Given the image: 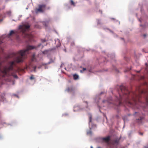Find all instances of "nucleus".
I'll use <instances>...</instances> for the list:
<instances>
[{
    "mask_svg": "<svg viewBox=\"0 0 148 148\" xmlns=\"http://www.w3.org/2000/svg\"><path fill=\"white\" fill-rule=\"evenodd\" d=\"M55 41L57 47H59L61 45V44L60 42V41L58 39L55 40Z\"/></svg>",
    "mask_w": 148,
    "mask_h": 148,
    "instance_id": "obj_7",
    "label": "nucleus"
},
{
    "mask_svg": "<svg viewBox=\"0 0 148 148\" xmlns=\"http://www.w3.org/2000/svg\"><path fill=\"white\" fill-rule=\"evenodd\" d=\"M90 148H93V147L92 146H91L90 147Z\"/></svg>",
    "mask_w": 148,
    "mask_h": 148,
    "instance_id": "obj_37",
    "label": "nucleus"
},
{
    "mask_svg": "<svg viewBox=\"0 0 148 148\" xmlns=\"http://www.w3.org/2000/svg\"><path fill=\"white\" fill-rule=\"evenodd\" d=\"M86 70V69L85 68H83V70H81L80 71V72L81 73H83V71H85Z\"/></svg>",
    "mask_w": 148,
    "mask_h": 148,
    "instance_id": "obj_21",
    "label": "nucleus"
},
{
    "mask_svg": "<svg viewBox=\"0 0 148 148\" xmlns=\"http://www.w3.org/2000/svg\"><path fill=\"white\" fill-rule=\"evenodd\" d=\"M30 26L28 25H24L22 26H20L19 28L21 29V32L24 34L25 37L27 38L29 40L30 39L31 36L30 34L25 33L27 30L29 28Z\"/></svg>",
    "mask_w": 148,
    "mask_h": 148,
    "instance_id": "obj_2",
    "label": "nucleus"
},
{
    "mask_svg": "<svg viewBox=\"0 0 148 148\" xmlns=\"http://www.w3.org/2000/svg\"><path fill=\"white\" fill-rule=\"evenodd\" d=\"M103 102H104V101H103Z\"/></svg>",
    "mask_w": 148,
    "mask_h": 148,
    "instance_id": "obj_42",
    "label": "nucleus"
},
{
    "mask_svg": "<svg viewBox=\"0 0 148 148\" xmlns=\"http://www.w3.org/2000/svg\"><path fill=\"white\" fill-rule=\"evenodd\" d=\"M43 24L46 27H47V26L48 23H46V22H43Z\"/></svg>",
    "mask_w": 148,
    "mask_h": 148,
    "instance_id": "obj_17",
    "label": "nucleus"
},
{
    "mask_svg": "<svg viewBox=\"0 0 148 148\" xmlns=\"http://www.w3.org/2000/svg\"><path fill=\"white\" fill-rule=\"evenodd\" d=\"M14 33V31L13 30H11L10 31V33L9 34V35L10 36L12 34H13Z\"/></svg>",
    "mask_w": 148,
    "mask_h": 148,
    "instance_id": "obj_14",
    "label": "nucleus"
},
{
    "mask_svg": "<svg viewBox=\"0 0 148 148\" xmlns=\"http://www.w3.org/2000/svg\"><path fill=\"white\" fill-rule=\"evenodd\" d=\"M143 36L145 37L146 36V34H144L143 35Z\"/></svg>",
    "mask_w": 148,
    "mask_h": 148,
    "instance_id": "obj_32",
    "label": "nucleus"
},
{
    "mask_svg": "<svg viewBox=\"0 0 148 148\" xmlns=\"http://www.w3.org/2000/svg\"><path fill=\"white\" fill-rule=\"evenodd\" d=\"M145 148H148V147H145Z\"/></svg>",
    "mask_w": 148,
    "mask_h": 148,
    "instance_id": "obj_40",
    "label": "nucleus"
},
{
    "mask_svg": "<svg viewBox=\"0 0 148 148\" xmlns=\"http://www.w3.org/2000/svg\"><path fill=\"white\" fill-rule=\"evenodd\" d=\"M121 148H125V147H122Z\"/></svg>",
    "mask_w": 148,
    "mask_h": 148,
    "instance_id": "obj_34",
    "label": "nucleus"
},
{
    "mask_svg": "<svg viewBox=\"0 0 148 148\" xmlns=\"http://www.w3.org/2000/svg\"><path fill=\"white\" fill-rule=\"evenodd\" d=\"M35 56L34 55H33L32 56V61H34L35 60Z\"/></svg>",
    "mask_w": 148,
    "mask_h": 148,
    "instance_id": "obj_19",
    "label": "nucleus"
},
{
    "mask_svg": "<svg viewBox=\"0 0 148 148\" xmlns=\"http://www.w3.org/2000/svg\"><path fill=\"white\" fill-rule=\"evenodd\" d=\"M73 77L74 80H77L79 78V76L76 74H74L73 75Z\"/></svg>",
    "mask_w": 148,
    "mask_h": 148,
    "instance_id": "obj_9",
    "label": "nucleus"
},
{
    "mask_svg": "<svg viewBox=\"0 0 148 148\" xmlns=\"http://www.w3.org/2000/svg\"><path fill=\"white\" fill-rule=\"evenodd\" d=\"M74 90V88L73 87H71L70 88H68L67 89V91L69 92H72Z\"/></svg>",
    "mask_w": 148,
    "mask_h": 148,
    "instance_id": "obj_10",
    "label": "nucleus"
},
{
    "mask_svg": "<svg viewBox=\"0 0 148 148\" xmlns=\"http://www.w3.org/2000/svg\"><path fill=\"white\" fill-rule=\"evenodd\" d=\"M99 12H100V13L102 14V12L101 11V10H99Z\"/></svg>",
    "mask_w": 148,
    "mask_h": 148,
    "instance_id": "obj_29",
    "label": "nucleus"
},
{
    "mask_svg": "<svg viewBox=\"0 0 148 148\" xmlns=\"http://www.w3.org/2000/svg\"><path fill=\"white\" fill-rule=\"evenodd\" d=\"M30 79L31 80H33L34 79V75H31L30 77Z\"/></svg>",
    "mask_w": 148,
    "mask_h": 148,
    "instance_id": "obj_18",
    "label": "nucleus"
},
{
    "mask_svg": "<svg viewBox=\"0 0 148 148\" xmlns=\"http://www.w3.org/2000/svg\"><path fill=\"white\" fill-rule=\"evenodd\" d=\"M98 148H99V147H98Z\"/></svg>",
    "mask_w": 148,
    "mask_h": 148,
    "instance_id": "obj_43",
    "label": "nucleus"
},
{
    "mask_svg": "<svg viewBox=\"0 0 148 148\" xmlns=\"http://www.w3.org/2000/svg\"><path fill=\"white\" fill-rule=\"evenodd\" d=\"M135 114H137L139 116V118L136 119V122L139 124L142 123L143 120L144 119V116L143 115L142 116H141L140 114H138V113L136 112H135Z\"/></svg>",
    "mask_w": 148,
    "mask_h": 148,
    "instance_id": "obj_4",
    "label": "nucleus"
},
{
    "mask_svg": "<svg viewBox=\"0 0 148 148\" xmlns=\"http://www.w3.org/2000/svg\"><path fill=\"white\" fill-rule=\"evenodd\" d=\"M36 66H34V71H35V70L36 69Z\"/></svg>",
    "mask_w": 148,
    "mask_h": 148,
    "instance_id": "obj_27",
    "label": "nucleus"
},
{
    "mask_svg": "<svg viewBox=\"0 0 148 148\" xmlns=\"http://www.w3.org/2000/svg\"><path fill=\"white\" fill-rule=\"evenodd\" d=\"M2 115V114L1 112H0V117H1V116Z\"/></svg>",
    "mask_w": 148,
    "mask_h": 148,
    "instance_id": "obj_28",
    "label": "nucleus"
},
{
    "mask_svg": "<svg viewBox=\"0 0 148 148\" xmlns=\"http://www.w3.org/2000/svg\"><path fill=\"white\" fill-rule=\"evenodd\" d=\"M110 137L109 136H108L106 138H103V140L106 142H108L110 140Z\"/></svg>",
    "mask_w": 148,
    "mask_h": 148,
    "instance_id": "obj_8",
    "label": "nucleus"
},
{
    "mask_svg": "<svg viewBox=\"0 0 148 148\" xmlns=\"http://www.w3.org/2000/svg\"><path fill=\"white\" fill-rule=\"evenodd\" d=\"M52 62H53L52 61L49 62H48V63H44V64H42V65L44 66V65H48V64H51Z\"/></svg>",
    "mask_w": 148,
    "mask_h": 148,
    "instance_id": "obj_12",
    "label": "nucleus"
},
{
    "mask_svg": "<svg viewBox=\"0 0 148 148\" xmlns=\"http://www.w3.org/2000/svg\"><path fill=\"white\" fill-rule=\"evenodd\" d=\"M138 133L139 134H140V135H143V133H141V132H139Z\"/></svg>",
    "mask_w": 148,
    "mask_h": 148,
    "instance_id": "obj_26",
    "label": "nucleus"
},
{
    "mask_svg": "<svg viewBox=\"0 0 148 148\" xmlns=\"http://www.w3.org/2000/svg\"><path fill=\"white\" fill-rule=\"evenodd\" d=\"M121 92L125 93V94H127L128 93L130 94V92L128 90L127 88L125 86H122L121 85Z\"/></svg>",
    "mask_w": 148,
    "mask_h": 148,
    "instance_id": "obj_5",
    "label": "nucleus"
},
{
    "mask_svg": "<svg viewBox=\"0 0 148 148\" xmlns=\"http://www.w3.org/2000/svg\"><path fill=\"white\" fill-rule=\"evenodd\" d=\"M140 71H136V72L138 73H139L140 72Z\"/></svg>",
    "mask_w": 148,
    "mask_h": 148,
    "instance_id": "obj_30",
    "label": "nucleus"
},
{
    "mask_svg": "<svg viewBox=\"0 0 148 148\" xmlns=\"http://www.w3.org/2000/svg\"><path fill=\"white\" fill-rule=\"evenodd\" d=\"M70 3L71 5H73V6H75V3L73 0H70Z\"/></svg>",
    "mask_w": 148,
    "mask_h": 148,
    "instance_id": "obj_11",
    "label": "nucleus"
},
{
    "mask_svg": "<svg viewBox=\"0 0 148 148\" xmlns=\"http://www.w3.org/2000/svg\"><path fill=\"white\" fill-rule=\"evenodd\" d=\"M121 39H122V40H123V41H124V39H123V38H121Z\"/></svg>",
    "mask_w": 148,
    "mask_h": 148,
    "instance_id": "obj_39",
    "label": "nucleus"
},
{
    "mask_svg": "<svg viewBox=\"0 0 148 148\" xmlns=\"http://www.w3.org/2000/svg\"><path fill=\"white\" fill-rule=\"evenodd\" d=\"M131 69V68L129 67V68H127V70H126V71H130Z\"/></svg>",
    "mask_w": 148,
    "mask_h": 148,
    "instance_id": "obj_24",
    "label": "nucleus"
},
{
    "mask_svg": "<svg viewBox=\"0 0 148 148\" xmlns=\"http://www.w3.org/2000/svg\"><path fill=\"white\" fill-rule=\"evenodd\" d=\"M3 42L0 40V44H1Z\"/></svg>",
    "mask_w": 148,
    "mask_h": 148,
    "instance_id": "obj_31",
    "label": "nucleus"
},
{
    "mask_svg": "<svg viewBox=\"0 0 148 148\" xmlns=\"http://www.w3.org/2000/svg\"><path fill=\"white\" fill-rule=\"evenodd\" d=\"M2 15L0 14V17H1ZM3 20L2 19H0V22H1Z\"/></svg>",
    "mask_w": 148,
    "mask_h": 148,
    "instance_id": "obj_25",
    "label": "nucleus"
},
{
    "mask_svg": "<svg viewBox=\"0 0 148 148\" xmlns=\"http://www.w3.org/2000/svg\"><path fill=\"white\" fill-rule=\"evenodd\" d=\"M37 47L32 46H28L25 49L21 50L16 53H13L8 56V58H14V60L10 62L9 67H4L3 70L1 69L2 63L0 62V79L8 76V73L13 70V66L15 65V62H22L26 58L27 54L28 53L29 50L36 49Z\"/></svg>",
    "mask_w": 148,
    "mask_h": 148,
    "instance_id": "obj_1",
    "label": "nucleus"
},
{
    "mask_svg": "<svg viewBox=\"0 0 148 148\" xmlns=\"http://www.w3.org/2000/svg\"><path fill=\"white\" fill-rule=\"evenodd\" d=\"M118 141L117 140H115L114 141V143H113V145L114 146L115 145H117V144L118 143Z\"/></svg>",
    "mask_w": 148,
    "mask_h": 148,
    "instance_id": "obj_15",
    "label": "nucleus"
},
{
    "mask_svg": "<svg viewBox=\"0 0 148 148\" xmlns=\"http://www.w3.org/2000/svg\"><path fill=\"white\" fill-rule=\"evenodd\" d=\"M110 31L111 32H112V31H111V30H110Z\"/></svg>",
    "mask_w": 148,
    "mask_h": 148,
    "instance_id": "obj_38",
    "label": "nucleus"
},
{
    "mask_svg": "<svg viewBox=\"0 0 148 148\" xmlns=\"http://www.w3.org/2000/svg\"><path fill=\"white\" fill-rule=\"evenodd\" d=\"M43 41L44 42H45V39Z\"/></svg>",
    "mask_w": 148,
    "mask_h": 148,
    "instance_id": "obj_36",
    "label": "nucleus"
},
{
    "mask_svg": "<svg viewBox=\"0 0 148 148\" xmlns=\"http://www.w3.org/2000/svg\"><path fill=\"white\" fill-rule=\"evenodd\" d=\"M146 67L145 69V71L147 73H148V66L147 65V63H146Z\"/></svg>",
    "mask_w": 148,
    "mask_h": 148,
    "instance_id": "obj_13",
    "label": "nucleus"
},
{
    "mask_svg": "<svg viewBox=\"0 0 148 148\" xmlns=\"http://www.w3.org/2000/svg\"><path fill=\"white\" fill-rule=\"evenodd\" d=\"M119 96H120V94H119Z\"/></svg>",
    "mask_w": 148,
    "mask_h": 148,
    "instance_id": "obj_41",
    "label": "nucleus"
},
{
    "mask_svg": "<svg viewBox=\"0 0 148 148\" xmlns=\"http://www.w3.org/2000/svg\"><path fill=\"white\" fill-rule=\"evenodd\" d=\"M89 122H91L92 120V116H90L89 117Z\"/></svg>",
    "mask_w": 148,
    "mask_h": 148,
    "instance_id": "obj_23",
    "label": "nucleus"
},
{
    "mask_svg": "<svg viewBox=\"0 0 148 148\" xmlns=\"http://www.w3.org/2000/svg\"><path fill=\"white\" fill-rule=\"evenodd\" d=\"M87 133H88H88L91 134V132H88Z\"/></svg>",
    "mask_w": 148,
    "mask_h": 148,
    "instance_id": "obj_33",
    "label": "nucleus"
},
{
    "mask_svg": "<svg viewBox=\"0 0 148 148\" xmlns=\"http://www.w3.org/2000/svg\"><path fill=\"white\" fill-rule=\"evenodd\" d=\"M120 101L119 100L118 104H116L115 105V108L116 109L118 113L119 112V109L120 108Z\"/></svg>",
    "mask_w": 148,
    "mask_h": 148,
    "instance_id": "obj_6",
    "label": "nucleus"
},
{
    "mask_svg": "<svg viewBox=\"0 0 148 148\" xmlns=\"http://www.w3.org/2000/svg\"><path fill=\"white\" fill-rule=\"evenodd\" d=\"M48 51L47 50L44 51L42 52V53L44 54H46L47 53Z\"/></svg>",
    "mask_w": 148,
    "mask_h": 148,
    "instance_id": "obj_20",
    "label": "nucleus"
},
{
    "mask_svg": "<svg viewBox=\"0 0 148 148\" xmlns=\"http://www.w3.org/2000/svg\"><path fill=\"white\" fill-rule=\"evenodd\" d=\"M46 5L45 4H39L38 8H36L35 12L36 13L38 12L43 13L45 10Z\"/></svg>",
    "mask_w": 148,
    "mask_h": 148,
    "instance_id": "obj_3",
    "label": "nucleus"
},
{
    "mask_svg": "<svg viewBox=\"0 0 148 148\" xmlns=\"http://www.w3.org/2000/svg\"><path fill=\"white\" fill-rule=\"evenodd\" d=\"M50 7H48V8L47 9H50Z\"/></svg>",
    "mask_w": 148,
    "mask_h": 148,
    "instance_id": "obj_35",
    "label": "nucleus"
},
{
    "mask_svg": "<svg viewBox=\"0 0 148 148\" xmlns=\"http://www.w3.org/2000/svg\"><path fill=\"white\" fill-rule=\"evenodd\" d=\"M12 75L13 76V77L14 78H18V76L16 74H12Z\"/></svg>",
    "mask_w": 148,
    "mask_h": 148,
    "instance_id": "obj_16",
    "label": "nucleus"
},
{
    "mask_svg": "<svg viewBox=\"0 0 148 148\" xmlns=\"http://www.w3.org/2000/svg\"><path fill=\"white\" fill-rule=\"evenodd\" d=\"M97 23L98 25L101 24V21L99 20H97Z\"/></svg>",
    "mask_w": 148,
    "mask_h": 148,
    "instance_id": "obj_22",
    "label": "nucleus"
}]
</instances>
